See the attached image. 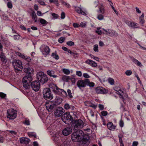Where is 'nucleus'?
I'll use <instances>...</instances> for the list:
<instances>
[{"instance_id":"15","label":"nucleus","mask_w":146,"mask_h":146,"mask_svg":"<svg viewBox=\"0 0 146 146\" xmlns=\"http://www.w3.org/2000/svg\"><path fill=\"white\" fill-rule=\"evenodd\" d=\"M72 128L67 127L62 130V134L64 135H68L72 132Z\"/></svg>"},{"instance_id":"56","label":"nucleus","mask_w":146,"mask_h":146,"mask_svg":"<svg viewBox=\"0 0 146 146\" xmlns=\"http://www.w3.org/2000/svg\"><path fill=\"white\" fill-rule=\"evenodd\" d=\"M73 83H75L76 80L74 78L70 76V80Z\"/></svg>"},{"instance_id":"59","label":"nucleus","mask_w":146,"mask_h":146,"mask_svg":"<svg viewBox=\"0 0 146 146\" xmlns=\"http://www.w3.org/2000/svg\"><path fill=\"white\" fill-rule=\"evenodd\" d=\"M98 107L100 110H103L104 109V106L103 105L101 104H99Z\"/></svg>"},{"instance_id":"2","label":"nucleus","mask_w":146,"mask_h":146,"mask_svg":"<svg viewBox=\"0 0 146 146\" xmlns=\"http://www.w3.org/2000/svg\"><path fill=\"white\" fill-rule=\"evenodd\" d=\"M33 69L32 68L29 67H26V66L24 68V72L26 73L25 76L23 79L22 82L23 87L25 89H28L30 87L28 83L31 82L32 80L31 73L33 71Z\"/></svg>"},{"instance_id":"32","label":"nucleus","mask_w":146,"mask_h":146,"mask_svg":"<svg viewBox=\"0 0 146 146\" xmlns=\"http://www.w3.org/2000/svg\"><path fill=\"white\" fill-rule=\"evenodd\" d=\"M49 2L51 3H53L57 6L59 4L58 0H49Z\"/></svg>"},{"instance_id":"11","label":"nucleus","mask_w":146,"mask_h":146,"mask_svg":"<svg viewBox=\"0 0 146 146\" xmlns=\"http://www.w3.org/2000/svg\"><path fill=\"white\" fill-rule=\"evenodd\" d=\"M17 111L13 109H9L7 111V117L10 119H13L17 116Z\"/></svg>"},{"instance_id":"48","label":"nucleus","mask_w":146,"mask_h":146,"mask_svg":"<svg viewBox=\"0 0 146 146\" xmlns=\"http://www.w3.org/2000/svg\"><path fill=\"white\" fill-rule=\"evenodd\" d=\"M7 6L9 8H12V3L10 2H8L7 3Z\"/></svg>"},{"instance_id":"9","label":"nucleus","mask_w":146,"mask_h":146,"mask_svg":"<svg viewBox=\"0 0 146 146\" xmlns=\"http://www.w3.org/2000/svg\"><path fill=\"white\" fill-rule=\"evenodd\" d=\"M44 98L46 100H51L53 98V95L49 88H44L43 91Z\"/></svg>"},{"instance_id":"28","label":"nucleus","mask_w":146,"mask_h":146,"mask_svg":"<svg viewBox=\"0 0 146 146\" xmlns=\"http://www.w3.org/2000/svg\"><path fill=\"white\" fill-rule=\"evenodd\" d=\"M28 136L30 137H34L35 138L36 137V135L33 132H29L28 133Z\"/></svg>"},{"instance_id":"21","label":"nucleus","mask_w":146,"mask_h":146,"mask_svg":"<svg viewBox=\"0 0 146 146\" xmlns=\"http://www.w3.org/2000/svg\"><path fill=\"white\" fill-rule=\"evenodd\" d=\"M38 21L43 26H46L48 23V22L47 21L42 18H39L38 19Z\"/></svg>"},{"instance_id":"54","label":"nucleus","mask_w":146,"mask_h":146,"mask_svg":"<svg viewBox=\"0 0 146 146\" xmlns=\"http://www.w3.org/2000/svg\"><path fill=\"white\" fill-rule=\"evenodd\" d=\"M85 62L86 64L90 65L91 63L92 62H92V60H90L88 59Z\"/></svg>"},{"instance_id":"64","label":"nucleus","mask_w":146,"mask_h":146,"mask_svg":"<svg viewBox=\"0 0 146 146\" xmlns=\"http://www.w3.org/2000/svg\"><path fill=\"white\" fill-rule=\"evenodd\" d=\"M82 9L80 8H78L76 9V11L78 13L80 14Z\"/></svg>"},{"instance_id":"23","label":"nucleus","mask_w":146,"mask_h":146,"mask_svg":"<svg viewBox=\"0 0 146 146\" xmlns=\"http://www.w3.org/2000/svg\"><path fill=\"white\" fill-rule=\"evenodd\" d=\"M107 126L108 129L110 130L115 129V126L112 122H109L107 124Z\"/></svg>"},{"instance_id":"18","label":"nucleus","mask_w":146,"mask_h":146,"mask_svg":"<svg viewBox=\"0 0 146 146\" xmlns=\"http://www.w3.org/2000/svg\"><path fill=\"white\" fill-rule=\"evenodd\" d=\"M50 50L49 47L48 46L45 47L43 50L42 51V53L43 55L45 56H46L47 55H48L50 52Z\"/></svg>"},{"instance_id":"31","label":"nucleus","mask_w":146,"mask_h":146,"mask_svg":"<svg viewBox=\"0 0 146 146\" xmlns=\"http://www.w3.org/2000/svg\"><path fill=\"white\" fill-rule=\"evenodd\" d=\"M20 57L23 58L25 59L26 60H27V61H29L30 60H31L29 57H26L25 56L22 54L21 55Z\"/></svg>"},{"instance_id":"40","label":"nucleus","mask_w":146,"mask_h":146,"mask_svg":"<svg viewBox=\"0 0 146 146\" xmlns=\"http://www.w3.org/2000/svg\"><path fill=\"white\" fill-rule=\"evenodd\" d=\"M70 105L66 103L64 105V108L66 110L70 109Z\"/></svg>"},{"instance_id":"43","label":"nucleus","mask_w":146,"mask_h":146,"mask_svg":"<svg viewBox=\"0 0 146 146\" xmlns=\"http://www.w3.org/2000/svg\"><path fill=\"white\" fill-rule=\"evenodd\" d=\"M69 143L66 141H64L62 145L61 146H70Z\"/></svg>"},{"instance_id":"49","label":"nucleus","mask_w":146,"mask_h":146,"mask_svg":"<svg viewBox=\"0 0 146 146\" xmlns=\"http://www.w3.org/2000/svg\"><path fill=\"white\" fill-rule=\"evenodd\" d=\"M76 75L79 77L82 76V73L80 71H76Z\"/></svg>"},{"instance_id":"45","label":"nucleus","mask_w":146,"mask_h":146,"mask_svg":"<svg viewBox=\"0 0 146 146\" xmlns=\"http://www.w3.org/2000/svg\"><path fill=\"white\" fill-rule=\"evenodd\" d=\"M31 16L33 19L34 18L37 17L36 13L34 11L32 13Z\"/></svg>"},{"instance_id":"60","label":"nucleus","mask_w":146,"mask_h":146,"mask_svg":"<svg viewBox=\"0 0 146 146\" xmlns=\"http://www.w3.org/2000/svg\"><path fill=\"white\" fill-rule=\"evenodd\" d=\"M86 24L85 23L83 22H81L80 25V26L82 27H86Z\"/></svg>"},{"instance_id":"27","label":"nucleus","mask_w":146,"mask_h":146,"mask_svg":"<svg viewBox=\"0 0 146 146\" xmlns=\"http://www.w3.org/2000/svg\"><path fill=\"white\" fill-rule=\"evenodd\" d=\"M99 11L102 14H104L105 12L104 7L102 5L101 6H99Z\"/></svg>"},{"instance_id":"51","label":"nucleus","mask_w":146,"mask_h":146,"mask_svg":"<svg viewBox=\"0 0 146 146\" xmlns=\"http://www.w3.org/2000/svg\"><path fill=\"white\" fill-rule=\"evenodd\" d=\"M119 126L121 127H123L124 125V123L123 121H122V119H121L119 122Z\"/></svg>"},{"instance_id":"19","label":"nucleus","mask_w":146,"mask_h":146,"mask_svg":"<svg viewBox=\"0 0 146 146\" xmlns=\"http://www.w3.org/2000/svg\"><path fill=\"white\" fill-rule=\"evenodd\" d=\"M47 74L50 77H52L53 78H56L57 76L55 74L54 71L52 70H48L47 71Z\"/></svg>"},{"instance_id":"7","label":"nucleus","mask_w":146,"mask_h":146,"mask_svg":"<svg viewBox=\"0 0 146 146\" xmlns=\"http://www.w3.org/2000/svg\"><path fill=\"white\" fill-rule=\"evenodd\" d=\"M63 121L66 124H69L73 121V119L69 112H66L64 113L62 117Z\"/></svg>"},{"instance_id":"61","label":"nucleus","mask_w":146,"mask_h":146,"mask_svg":"<svg viewBox=\"0 0 146 146\" xmlns=\"http://www.w3.org/2000/svg\"><path fill=\"white\" fill-rule=\"evenodd\" d=\"M2 49L0 50V58H1L3 56H5V55L2 52Z\"/></svg>"},{"instance_id":"55","label":"nucleus","mask_w":146,"mask_h":146,"mask_svg":"<svg viewBox=\"0 0 146 146\" xmlns=\"http://www.w3.org/2000/svg\"><path fill=\"white\" fill-rule=\"evenodd\" d=\"M78 55V53L75 52H73L72 55V56L74 58H76L77 57V56Z\"/></svg>"},{"instance_id":"8","label":"nucleus","mask_w":146,"mask_h":146,"mask_svg":"<svg viewBox=\"0 0 146 146\" xmlns=\"http://www.w3.org/2000/svg\"><path fill=\"white\" fill-rule=\"evenodd\" d=\"M12 63L16 72H18L22 70L23 67L21 61L15 59L13 60Z\"/></svg>"},{"instance_id":"4","label":"nucleus","mask_w":146,"mask_h":146,"mask_svg":"<svg viewBox=\"0 0 146 146\" xmlns=\"http://www.w3.org/2000/svg\"><path fill=\"white\" fill-rule=\"evenodd\" d=\"M60 101L58 103L56 100L54 102H46L45 104L46 108L48 112H52L56 108V106L59 104H60L62 102L61 99L59 98Z\"/></svg>"},{"instance_id":"34","label":"nucleus","mask_w":146,"mask_h":146,"mask_svg":"<svg viewBox=\"0 0 146 146\" xmlns=\"http://www.w3.org/2000/svg\"><path fill=\"white\" fill-rule=\"evenodd\" d=\"M102 14H99L98 15L97 18L99 20H101L104 19V17Z\"/></svg>"},{"instance_id":"39","label":"nucleus","mask_w":146,"mask_h":146,"mask_svg":"<svg viewBox=\"0 0 146 146\" xmlns=\"http://www.w3.org/2000/svg\"><path fill=\"white\" fill-rule=\"evenodd\" d=\"M132 72L131 70H127L125 73L127 76H130L132 74Z\"/></svg>"},{"instance_id":"5","label":"nucleus","mask_w":146,"mask_h":146,"mask_svg":"<svg viewBox=\"0 0 146 146\" xmlns=\"http://www.w3.org/2000/svg\"><path fill=\"white\" fill-rule=\"evenodd\" d=\"M72 128L73 130H78L79 128H82L84 126V123L81 119L73 120L72 122Z\"/></svg>"},{"instance_id":"17","label":"nucleus","mask_w":146,"mask_h":146,"mask_svg":"<svg viewBox=\"0 0 146 146\" xmlns=\"http://www.w3.org/2000/svg\"><path fill=\"white\" fill-rule=\"evenodd\" d=\"M21 143L27 144L29 143L30 140L26 137H22L19 139Z\"/></svg>"},{"instance_id":"46","label":"nucleus","mask_w":146,"mask_h":146,"mask_svg":"<svg viewBox=\"0 0 146 146\" xmlns=\"http://www.w3.org/2000/svg\"><path fill=\"white\" fill-rule=\"evenodd\" d=\"M92 62L91 63L90 65L92 66L96 67L97 66V64L94 61H92Z\"/></svg>"},{"instance_id":"63","label":"nucleus","mask_w":146,"mask_h":146,"mask_svg":"<svg viewBox=\"0 0 146 146\" xmlns=\"http://www.w3.org/2000/svg\"><path fill=\"white\" fill-rule=\"evenodd\" d=\"M73 26L75 28L79 27H80V25H79L76 23H73Z\"/></svg>"},{"instance_id":"6","label":"nucleus","mask_w":146,"mask_h":146,"mask_svg":"<svg viewBox=\"0 0 146 146\" xmlns=\"http://www.w3.org/2000/svg\"><path fill=\"white\" fill-rule=\"evenodd\" d=\"M36 77L38 81L42 84L46 82L48 80V78L46 75L44 74L43 72H40L36 74Z\"/></svg>"},{"instance_id":"10","label":"nucleus","mask_w":146,"mask_h":146,"mask_svg":"<svg viewBox=\"0 0 146 146\" xmlns=\"http://www.w3.org/2000/svg\"><path fill=\"white\" fill-rule=\"evenodd\" d=\"M31 82L28 83L30 87L28 89L31 88L35 92H37L39 90L40 88V84L39 81L35 80L32 82L30 84H29Z\"/></svg>"},{"instance_id":"12","label":"nucleus","mask_w":146,"mask_h":146,"mask_svg":"<svg viewBox=\"0 0 146 146\" xmlns=\"http://www.w3.org/2000/svg\"><path fill=\"white\" fill-rule=\"evenodd\" d=\"M64 110L62 107H57L54 111V113L56 117H58L61 116L64 113Z\"/></svg>"},{"instance_id":"38","label":"nucleus","mask_w":146,"mask_h":146,"mask_svg":"<svg viewBox=\"0 0 146 146\" xmlns=\"http://www.w3.org/2000/svg\"><path fill=\"white\" fill-rule=\"evenodd\" d=\"M6 96V95L3 92H0V97L2 99H4Z\"/></svg>"},{"instance_id":"29","label":"nucleus","mask_w":146,"mask_h":146,"mask_svg":"<svg viewBox=\"0 0 146 146\" xmlns=\"http://www.w3.org/2000/svg\"><path fill=\"white\" fill-rule=\"evenodd\" d=\"M62 71L64 74L67 75L69 74L70 73V71L69 70L65 68L63 69Z\"/></svg>"},{"instance_id":"52","label":"nucleus","mask_w":146,"mask_h":146,"mask_svg":"<svg viewBox=\"0 0 146 146\" xmlns=\"http://www.w3.org/2000/svg\"><path fill=\"white\" fill-rule=\"evenodd\" d=\"M83 76L86 78H88L90 77L89 75L86 73L84 74H83Z\"/></svg>"},{"instance_id":"14","label":"nucleus","mask_w":146,"mask_h":146,"mask_svg":"<svg viewBox=\"0 0 146 146\" xmlns=\"http://www.w3.org/2000/svg\"><path fill=\"white\" fill-rule=\"evenodd\" d=\"M96 92L98 94H105L108 92V90L102 87H98L95 89Z\"/></svg>"},{"instance_id":"58","label":"nucleus","mask_w":146,"mask_h":146,"mask_svg":"<svg viewBox=\"0 0 146 146\" xmlns=\"http://www.w3.org/2000/svg\"><path fill=\"white\" fill-rule=\"evenodd\" d=\"M61 18L62 19H64L65 17V13L64 12H62L61 13Z\"/></svg>"},{"instance_id":"42","label":"nucleus","mask_w":146,"mask_h":146,"mask_svg":"<svg viewBox=\"0 0 146 146\" xmlns=\"http://www.w3.org/2000/svg\"><path fill=\"white\" fill-rule=\"evenodd\" d=\"M65 39L63 37H61L58 40V41L59 43H62L64 42Z\"/></svg>"},{"instance_id":"50","label":"nucleus","mask_w":146,"mask_h":146,"mask_svg":"<svg viewBox=\"0 0 146 146\" xmlns=\"http://www.w3.org/2000/svg\"><path fill=\"white\" fill-rule=\"evenodd\" d=\"M91 57L92 58L96 60V61H98L99 60V58L98 57H95L94 55H91Z\"/></svg>"},{"instance_id":"20","label":"nucleus","mask_w":146,"mask_h":146,"mask_svg":"<svg viewBox=\"0 0 146 146\" xmlns=\"http://www.w3.org/2000/svg\"><path fill=\"white\" fill-rule=\"evenodd\" d=\"M59 90L58 91V92L57 94L61 95H64V96H67V94L66 92L64 90L61 89H58Z\"/></svg>"},{"instance_id":"33","label":"nucleus","mask_w":146,"mask_h":146,"mask_svg":"<svg viewBox=\"0 0 146 146\" xmlns=\"http://www.w3.org/2000/svg\"><path fill=\"white\" fill-rule=\"evenodd\" d=\"M1 60V61L3 62L6 63L7 61V59L6 57L5 56L3 57H2L0 58Z\"/></svg>"},{"instance_id":"16","label":"nucleus","mask_w":146,"mask_h":146,"mask_svg":"<svg viewBox=\"0 0 146 146\" xmlns=\"http://www.w3.org/2000/svg\"><path fill=\"white\" fill-rule=\"evenodd\" d=\"M49 87L52 90V91L56 94H57L58 91V89L60 88H59L57 86L53 83L50 84Z\"/></svg>"},{"instance_id":"35","label":"nucleus","mask_w":146,"mask_h":146,"mask_svg":"<svg viewBox=\"0 0 146 146\" xmlns=\"http://www.w3.org/2000/svg\"><path fill=\"white\" fill-rule=\"evenodd\" d=\"M108 81L109 82L111 85H113L114 84V80L112 78H109L108 79Z\"/></svg>"},{"instance_id":"53","label":"nucleus","mask_w":146,"mask_h":146,"mask_svg":"<svg viewBox=\"0 0 146 146\" xmlns=\"http://www.w3.org/2000/svg\"><path fill=\"white\" fill-rule=\"evenodd\" d=\"M38 2L41 5H45L44 2L41 0H39L38 1Z\"/></svg>"},{"instance_id":"13","label":"nucleus","mask_w":146,"mask_h":146,"mask_svg":"<svg viewBox=\"0 0 146 146\" xmlns=\"http://www.w3.org/2000/svg\"><path fill=\"white\" fill-rule=\"evenodd\" d=\"M103 30L106 32V34L108 35L109 36L117 37L118 35L117 32L114 30H111L109 29L105 30L104 29H103Z\"/></svg>"},{"instance_id":"44","label":"nucleus","mask_w":146,"mask_h":146,"mask_svg":"<svg viewBox=\"0 0 146 146\" xmlns=\"http://www.w3.org/2000/svg\"><path fill=\"white\" fill-rule=\"evenodd\" d=\"M101 114L102 116H106L107 115L108 113L106 111H103L101 112Z\"/></svg>"},{"instance_id":"1","label":"nucleus","mask_w":146,"mask_h":146,"mask_svg":"<svg viewBox=\"0 0 146 146\" xmlns=\"http://www.w3.org/2000/svg\"><path fill=\"white\" fill-rule=\"evenodd\" d=\"M75 131L72 134L71 138L74 142H80L82 144L86 145H88L89 137L87 135H85L83 131L78 129Z\"/></svg>"},{"instance_id":"47","label":"nucleus","mask_w":146,"mask_h":146,"mask_svg":"<svg viewBox=\"0 0 146 146\" xmlns=\"http://www.w3.org/2000/svg\"><path fill=\"white\" fill-rule=\"evenodd\" d=\"M52 15L53 17L55 19H57L58 17V15L57 14L54 13H52Z\"/></svg>"},{"instance_id":"57","label":"nucleus","mask_w":146,"mask_h":146,"mask_svg":"<svg viewBox=\"0 0 146 146\" xmlns=\"http://www.w3.org/2000/svg\"><path fill=\"white\" fill-rule=\"evenodd\" d=\"M139 20H140V21H139V23H140L141 24H143L144 23V18H143V19H142V18H139Z\"/></svg>"},{"instance_id":"30","label":"nucleus","mask_w":146,"mask_h":146,"mask_svg":"<svg viewBox=\"0 0 146 146\" xmlns=\"http://www.w3.org/2000/svg\"><path fill=\"white\" fill-rule=\"evenodd\" d=\"M66 44L68 46H72L74 45V43L73 42L70 41L67 42Z\"/></svg>"},{"instance_id":"62","label":"nucleus","mask_w":146,"mask_h":146,"mask_svg":"<svg viewBox=\"0 0 146 146\" xmlns=\"http://www.w3.org/2000/svg\"><path fill=\"white\" fill-rule=\"evenodd\" d=\"M3 20H7L8 19V17L7 16L3 15H2Z\"/></svg>"},{"instance_id":"41","label":"nucleus","mask_w":146,"mask_h":146,"mask_svg":"<svg viewBox=\"0 0 146 146\" xmlns=\"http://www.w3.org/2000/svg\"><path fill=\"white\" fill-rule=\"evenodd\" d=\"M98 44H95L94 46V50L95 52H98Z\"/></svg>"},{"instance_id":"3","label":"nucleus","mask_w":146,"mask_h":146,"mask_svg":"<svg viewBox=\"0 0 146 146\" xmlns=\"http://www.w3.org/2000/svg\"><path fill=\"white\" fill-rule=\"evenodd\" d=\"M76 85L79 89H81L82 88L86 87V86L93 87L94 86V84L92 82H90L89 79H85L84 80L82 79L78 80L77 82Z\"/></svg>"},{"instance_id":"37","label":"nucleus","mask_w":146,"mask_h":146,"mask_svg":"<svg viewBox=\"0 0 146 146\" xmlns=\"http://www.w3.org/2000/svg\"><path fill=\"white\" fill-rule=\"evenodd\" d=\"M13 37L15 40H18L20 38V36L19 35H14Z\"/></svg>"},{"instance_id":"22","label":"nucleus","mask_w":146,"mask_h":146,"mask_svg":"<svg viewBox=\"0 0 146 146\" xmlns=\"http://www.w3.org/2000/svg\"><path fill=\"white\" fill-rule=\"evenodd\" d=\"M132 61L137 66L141 67L142 66L141 63L135 58H133L132 59Z\"/></svg>"},{"instance_id":"25","label":"nucleus","mask_w":146,"mask_h":146,"mask_svg":"<svg viewBox=\"0 0 146 146\" xmlns=\"http://www.w3.org/2000/svg\"><path fill=\"white\" fill-rule=\"evenodd\" d=\"M130 27L133 29L137 28L139 27V26L138 25V24L135 23L131 22Z\"/></svg>"},{"instance_id":"24","label":"nucleus","mask_w":146,"mask_h":146,"mask_svg":"<svg viewBox=\"0 0 146 146\" xmlns=\"http://www.w3.org/2000/svg\"><path fill=\"white\" fill-rule=\"evenodd\" d=\"M51 56H52L56 60H58L59 59V57L57 54L56 51H55L54 52H53Z\"/></svg>"},{"instance_id":"36","label":"nucleus","mask_w":146,"mask_h":146,"mask_svg":"<svg viewBox=\"0 0 146 146\" xmlns=\"http://www.w3.org/2000/svg\"><path fill=\"white\" fill-rule=\"evenodd\" d=\"M67 92H68V96L70 98H72L73 97L72 95L71 91L69 89H68L67 90Z\"/></svg>"},{"instance_id":"26","label":"nucleus","mask_w":146,"mask_h":146,"mask_svg":"<svg viewBox=\"0 0 146 146\" xmlns=\"http://www.w3.org/2000/svg\"><path fill=\"white\" fill-rule=\"evenodd\" d=\"M70 76L65 75L62 77V79L64 81L68 82L70 80Z\"/></svg>"}]
</instances>
